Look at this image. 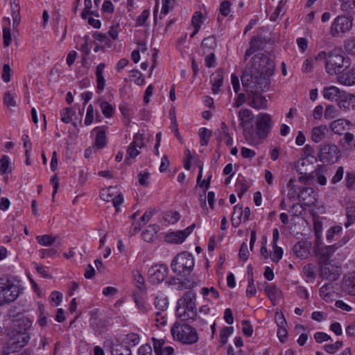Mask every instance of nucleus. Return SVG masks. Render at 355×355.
I'll return each instance as SVG.
<instances>
[{
    "mask_svg": "<svg viewBox=\"0 0 355 355\" xmlns=\"http://www.w3.org/2000/svg\"><path fill=\"white\" fill-rule=\"evenodd\" d=\"M249 257V250L248 248L247 243L243 242L239 250V257L243 261H246Z\"/></svg>",
    "mask_w": 355,
    "mask_h": 355,
    "instance_id": "obj_60",
    "label": "nucleus"
},
{
    "mask_svg": "<svg viewBox=\"0 0 355 355\" xmlns=\"http://www.w3.org/2000/svg\"><path fill=\"white\" fill-rule=\"evenodd\" d=\"M168 267L164 264H157L150 267L148 270V281L153 284L162 282L167 277Z\"/></svg>",
    "mask_w": 355,
    "mask_h": 355,
    "instance_id": "obj_12",
    "label": "nucleus"
},
{
    "mask_svg": "<svg viewBox=\"0 0 355 355\" xmlns=\"http://www.w3.org/2000/svg\"><path fill=\"white\" fill-rule=\"evenodd\" d=\"M180 215L178 211H170L165 213L164 218L168 223L174 224L180 220Z\"/></svg>",
    "mask_w": 355,
    "mask_h": 355,
    "instance_id": "obj_41",
    "label": "nucleus"
},
{
    "mask_svg": "<svg viewBox=\"0 0 355 355\" xmlns=\"http://www.w3.org/2000/svg\"><path fill=\"white\" fill-rule=\"evenodd\" d=\"M184 322L181 320L174 323L171 329L173 338L186 345L197 343L199 337L196 329Z\"/></svg>",
    "mask_w": 355,
    "mask_h": 355,
    "instance_id": "obj_4",
    "label": "nucleus"
},
{
    "mask_svg": "<svg viewBox=\"0 0 355 355\" xmlns=\"http://www.w3.org/2000/svg\"><path fill=\"white\" fill-rule=\"evenodd\" d=\"M341 10L348 15H355V0H339Z\"/></svg>",
    "mask_w": 355,
    "mask_h": 355,
    "instance_id": "obj_28",
    "label": "nucleus"
},
{
    "mask_svg": "<svg viewBox=\"0 0 355 355\" xmlns=\"http://www.w3.org/2000/svg\"><path fill=\"white\" fill-rule=\"evenodd\" d=\"M320 276L329 281L336 280L340 276V269L331 262L323 263L320 266Z\"/></svg>",
    "mask_w": 355,
    "mask_h": 355,
    "instance_id": "obj_15",
    "label": "nucleus"
},
{
    "mask_svg": "<svg viewBox=\"0 0 355 355\" xmlns=\"http://www.w3.org/2000/svg\"><path fill=\"white\" fill-rule=\"evenodd\" d=\"M15 5L13 6L12 3H11V8H12V17L13 19V26L17 27L20 21V17H19V6L18 3H15Z\"/></svg>",
    "mask_w": 355,
    "mask_h": 355,
    "instance_id": "obj_40",
    "label": "nucleus"
},
{
    "mask_svg": "<svg viewBox=\"0 0 355 355\" xmlns=\"http://www.w3.org/2000/svg\"><path fill=\"white\" fill-rule=\"evenodd\" d=\"M343 91L335 86L325 87L323 90V97L329 101L340 100Z\"/></svg>",
    "mask_w": 355,
    "mask_h": 355,
    "instance_id": "obj_23",
    "label": "nucleus"
},
{
    "mask_svg": "<svg viewBox=\"0 0 355 355\" xmlns=\"http://www.w3.org/2000/svg\"><path fill=\"white\" fill-rule=\"evenodd\" d=\"M196 294L189 291L177 302L175 314L182 321H195L197 318Z\"/></svg>",
    "mask_w": 355,
    "mask_h": 355,
    "instance_id": "obj_3",
    "label": "nucleus"
},
{
    "mask_svg": "<svg viewBox=\"0 0 355 355\" xmlns=\"http://www.w3.org/2000/svg\"><path fill=\"white\" fill-rule=\"evenodd\" d=\"M3 40L4 46L7 47L10 45L12 36L10 33V29L8 26H4L3 28Z\"/></svg>",
    "mask_w": 355,
    "mask_h": 355,
    "instance_id": "obj_48",
    "label": "nucleus"
},
{
    "mask_svg": "<svg viewBox=\"0 0 355 355\" xmlns=\"http://www.w3.org/2000/svg\"><path fill=\"white\" fill-rule=\"evenodd\" d=\"M19 294V287L17 284L8 278H0V305L15 301Z\"/></svg>",
    "mask_w": 355,
    "mask_h": 355,
    "instance_id": "obj_7",
    "label": "nucleus"
},
{
    "mask_svg": "<svg viewBox=\"0 0 355 355\" xmlns=\"http://www.w3.org/2000/svg\"><path fill=\"white\" fill-rule=\"evenodd\" d=\"M30 338L29 334L14 332L12 337L6 343L3 353L8 354L19 351L28 343Z\"/></svg>",
    "mask_w": 355,
    "mask_h": 355,
    "instance_id": "obj_9",
    "label": "nucleus"
},
{
    "mask_svg": "<svg viewBox=\"0 0 355 355\" xmlns=\"http://www.w3.org/2000/svg\"><path fill=\"white\" fill-rule=\"evenodd\" d=\"M338 81L345 85L355 84V68H352L347 71L341 73L338 76Z\"/></svg>",
    "mask_w": 355,
    "mask_h": 355,
    "instance_id": "obj_24",
    "label": "nucleus"
},
{
    "mask_svg": "<svg viewBox=\"0 0 355 355\" xmlns=\"http://www.w3.org/2000/svg\"><path fill=\"white\" fill-rule=\"evenodd\" d=\"M98 102L100 104L103 114L107 118L111 117L114 111L113 106L106 101H101L99 99Z\"/></svg>",
    "mask_w": 355,
    "mask_h": 355,
    "instance_id": "obj_32",
    "label": "nucleus"
},
{
    "mask_svg": "<svg viewBox=\"0 0 355 355\" xmlns=\"http://www.w3.org/2000/svg\"><path fill=\"white\" fill-rule=\"evenodd\" d=\"M335 252L334 245H327L323 248H319L316 250V255L320 257V261L323 263H330L329 259Z\"/></svg>",
    "mask_w": 355,
    "mask_h": 355,
    "instance_id": "obj_21",
    "label": "nucleus"
},
{
    "mask_svg": "<svg viewBox=\"0 0 355 355\" xmlns=\"http://www.w3.org/2000/svg\"><path fill=\"white\" fill-rule=\"evenodd\" d=\"M171 269L177 275H189L193 270L194 259L191 254L184 252L178 254L171 262Z\"/></svg>",
    "mask_w": 355,
    "mask_h": 355,
    "instance_id": "obj_6",
    "label": "nucleus"
},
{
    "mask_svg": "<svg viewBox=\"0 0 355 355\" xmlns=\"http://www.w3.org/2000/svg\"><path fill=\"white\" fill-rule=\"evenodd\" d=\"M252 76H241V82L247 94L248 105L256 110H265L267 107V100L261 93L269 89L270 80L261 78L259 82L250 81Z\"/></svg>",
    "mask_w": 355,
    "mask_h": 355,
    "instance_id": "obj_1",
    "label": "nucleus"
},
{
    "mask_svg": "<svg viewBox=\"0 0 355 355\" xmlns=\"http://www.w3.org/2000/svg\"><path fill=\"white\" fill-rule=\"evenodd\" d=\"M75 114V111L71 108H64L60 112L61 121L65 123H69L72 120V116Z\"/></svg>",
    "mask_w": 355,
    "mask_h": 355,
    "instance_id": "obj_36",
    "label": "nucleus"
},
{
    "mask_svg": "<svg viewBox=\"0 0 355 355\" xmlns=\"http://www.w3.org/2000/svg\"><path fill=\"white\" fill-rule=\"evenodd\" d=\"M311 243L306 241L297 242L293 248V253L300 259H306L309 257Z\"/></svg>",
    "mask_w": 355,
    "mask_h": 355,
    "instance_id": "obj_16",
    "label": "nucleus"
},
{
    "mask_svg": "<svg viewBox=\"0 0 355 355\" xmlns=\"http://www.w3.org/2000/svg\"><path fill=\"white\" fill-rule=\"evenodd\" d=\"M132 276L137 287L140 290L144 289L145 281L141 272L139 270H134L132 272Z\"/></svg>",
    "mask_w": 355,
    "mask_h": 355,
    "instance_id": "obj_37",
    "label": "nucleus"
},
{
    "mask_svg": "<svg viewBox=\"0 0 355 355\" xmlns=\"http://www.w3.org/2000/svg\"><path fill=\"white\" fill-rule=\"evenodd\" d=\"M343 346L342 341H337L334 344L332 345H324V349L329 354H334L337 350H338Z\"/></svg>",
    "mask_w": 355,
    "mask_h": 355,
    "instance_id": "obj_52",
    "label": "nucleus"
},
{
    "mask_svg": "<svg viewBox=\"0 0 355 355\" xmlns=\"http://www.w3.org/2000/svg\"><path fill=\"white\" fill-rule=\"evenodd\" d=\"M344 49L349 54L355 55V37L346 40L344 42Z\"/></svg>",
    "mask_w": 355,
    "mask_h": 355,
    "instance_id": "obj_42",
    "label": "nucleus"
},
{
    "mask_svg": "<svg viewBox=\"0 0 355 355\" xmlns=\"http://www.w3.org/2000/svg\"><path fill=\"white\" fill-rule=\"evenodd\" d=\"M231 3L229 1H223L220 6V12L224 17L227 16L230 12Z\"/></svg>",
    "mask_w": 355,
    "mask_h": 355,
    "instance_id": "obj_54",
    "label": "nucleus"
},
{
    "mask_svg": "<svg viewBox=\"0 0 355 355\" xmlns=\"http://www.w3.org/2000/svg\"><path fill=\"white\" fill-rule=\"evenodd\" d=\"M94 121V107L92 105H89L87 107L86 116L85 119V124L86 125H90Z\"/></svg>",
    "mask_w": 355,
    "mask_h": 355,
    "instance_id": "obj_53",
    "label": "nucleus"
},
{
    "mask_svg": "<svg viewBox=\"0 0 355 355\" xmlns=\"http://www.w3.org/2000/svg\"><path fill=\"white\" fill-rule=\"evenodd\" d=\"M90 323L94 328H100L104 327V324L98 318V315L96 311L91 312Z\"/></svg>",
    "mask_w": 355,
    "mask_h": 355,
    "instance_id": "obj_43",
    "label": "nucleus"
},
{
    "mask_svg": "<svg viewBox=\"0 0 355 355\" xmlns=\"http://www.w3.org/2000/svg\"><path fill=\"white\" fill-rule=\"evenodd\" d=\"M349 64V59L344 56L340 48L335 47L328 52L325 69L329 74L336 75L341 73L343 69L347 68Z\"/></svg>",
    "mask_w": 355,
    "mask_h": 355,
    "instance_id": "obj_5",
    "label": "nucleus"
},
{
    "mask_svg": "<svg viewBox=\"0 0 355 355\" xmlns=\"http://www.w3.org/2000/svg\"><path fill=\"white\" fill-rule=\"evenodd\" d=\"M328 131L326 125H320L315 127L312 130L311 138L315 143L321 141L324 137L327 132Z\"/></svg>",
    "mask_w": 355,
    "mask_h": 355,
    "instance_id": "obj_26",
    "label": "nucleus"
},
{
    "mask_svg": "<svg viewBox=\"0 0 355 355\" xmlns=\"http://www.w3.org/2000/svg\"><path fill=\"white\" fill-rule=\"evenodd\" d=\"M242 325L243 326L242 328V332L244 335L250 337L253 333L252 326L250 324V321L248 320H243L241 322Z\"/></svg>",
    "mask_w": 355,
    "mask_h": 355,
    "instance_id": "obj_51",
    "label": "nucleus"
},
{
    "mask_svg": "<svg viewBox=\"0 0 355 355\" xmlns=\"http://www.w3.org/2000/svg\"><path fill=\"white\" fill-rule=\"evenodd\" d=\"M238 117L240 121L239 126L243 129V135L248 140L251 137V123L254 119V114L249 109L242 108L238 112Z\"/></svg>",
    "mask_w": 355,
    "mask_h": 355,
    "instance_id": "obj_11",
    "label": "nucleus"
},
{
    "mask_svg": "<svg viewBox=\"0 0 355 355\" xmlns=\"http://www.w3.org/2000/svg\"><path fill=\"white\" fill-rule=\"evenodd\" d=\"M351 122L346 119H339L334 121L330 124V129L335 134L341 135L346 130V127L350 125Z\"/></svg>",
    "mask_w": 355,
    "mask_h": 355,
    "instance_id": "obj_20",
    "label": "nucleus"
},
{
    "mask_svg": "<svg viewBox=\"0 0 355 355\" xmlns=\"http://www.w3.org/2000/svg\"><path fill=\"white\" fill-rule=\"evenodd\" d=\"M341 155L340 150L334 144H324L320 147L319 157L321 162L327 164L336 162Z\"/></svg>",
    "mask_w": 355,
    "mask_h": 355,
    "instance_id": "obj_10",
    "label": "nucleus"
},
{
    "mask_svg": "<svg viewBox=\"0 0 355 355\" xmlns=\"http://www.w3.org/2000/svg\"><path fill=\"white\" fill-rule=\"evenodd\" d=\"M242 214L243 207L239 205H235L232 216V224L234 227H237L241 224Z\"/></svg>",
    "mask_w": 355,
    "mask_h": 355,
    "instance_id": "obj_31",
    "label": "nucleus"
},
{
    "mask_svg": "<svg viewBox=\"0 0 355 355\" xmlns=\"http://www.w3.org/2000/svg\"><path fill=\"white\" fill-rule=\"evenodd\" d=\"M199 136L201 146H207L211 137V131L205 128H201L199 130Z\"/></svg>",
    "mask_w": 355,
    "mask_h": 355,
    "instance_id": "obj_34",
    "label": "nucleus"
},
{
    "mask_svg": "<svg viewBox=\"0 0 355 355\" xmlns=\"http://www.w3.org/2000/svg\"><path fill=\"white\" fill-rule=\"evenodd\" d=\"M352 17L338 16L332 22L330 33L334 37H342L348 33L353 26Z\"/></svg>",
    "mask_w": 355,
    "mask_h": 355,
    "instance_id": "obj_8",
    "label": "nucleus"
},
{
    "mask_svg": "<svg viewBox=\"0 0 355 355\" xmlns=\"http://www.w3.org/2000/svg\"><path fill=\"white\" fill-rule=\"evenodd\" d=\"M32 326V321L28 318L22 317L13 322L14 332L28 334L27 331Z\"/></svg>",
    "mask_w": 355,
    "mask_h": 355,
    "instance_id": "obj_18",
    "label": "nucleus"
},
{
    "mask_svg": "<svg viewBox=\"0 0 355 355\" xmlns=\"http://www.w3.org/2000/svg\"><path fill=\"white\" fill-rule=\"evenodd\" d=\"M340 100H345L347 104H352V107H355V96L352 94H347L345 92L343 91V94L341 95Z\"/></svg>",
    "mask_w": 355,
    "mask_h": 355,
    "instance_id": "obj_61",
    "label": "nucleus"
},
{
    "mask_svg": "<svg viewBox=\"0 0 355 355\" xmlns=\"http://www.w3.org/2000/svg\"><path fill=\"white\" fill-rule=\"evenodd\" d=\"M150 177V173L148 172H145L144 173H140L138 175V181L140 185L147 187L149 185L148 180Z\"/></svg>",
    "mask_w": 355,
    "mask_h": 355,
    "instance_id": "obj_56",
    "label": "nucleus"
},
{
    "mask_svg": "<svg viewBox=\"0 0 355 355\" xmlns=\"http://www.w3.org/2000/svg\"><path fill=\"white\" fill-rule=\"evenodd\" d=\"M274 253L271 256V259L275 262H278L282 259L283 255V250L280 247L277 245H273Z\"/></svg>",
    "mask_w": 355,
    "mask_h": 355,
    "instance_id": "obj_55",
    "label": "nucleus"
},
{
    "mask_svg": "<svg viewBox=\"0 0 355 355\" xmlns=\"http://www.w3.org/2000/svg\"><path fill=\"white\" fill-rule=\"evenodd\" d=\"M298 198L306 206H311L315 202L314 191L311 187H304L297 193Z\"/></svg>",
    "mask_w": 355,
    "mask_h": 355,
    "instance_id": "obj_17",
    "label": "nucleus"
},
{
    "mask_svg": "<svg viewBox=\"0 0 355 355\" xmlns=\"http://www.w3.org/2000/svg\"><path fill=\"white\" fill-rule=\"evenodd\" d=\"M139 149L140 148L130 144L127 149V156L125 159V162L128 164H130V159L135 158L137 155H139L140 153Z\"/></svg>",
    "mask_w": 355,
    "mask_h": 355,
    "instance_id": "obj_38",
    "label": "nucleus"
},
{
    "mask_svg": "<svg viewBox=\"0 0 355 355\" xmlns=\"http://www.w3.org/2000/svg\"><path fill=\"white\" fill-rule=\"evenodd\" d=\"M112 355H132V351L128 347L118 345L112 349Z\"/></svg>",
    "mask_w": 355,
    "mask_h": 355,
    "instance_id": "obj_39",
    "label": "nucleus"
},
{
    "mask_svg": "<svg viewBox=\"0 0 355 355\" xmlns=\"http://www.w3.org/2000/svg\"><path fill=\"white\" fill-rule=\"evenodd\" d=\"M271 126V117L268 114L260 113L257 116L256 132L259 138L266 137Z\"/></svg>",
    "mask_w": 355,
    "mask_h": 355,
    "instance_id": "obj_13",
    "label": "nucleus"
},
{
    "mask_svg": "<svg viewBox=\"0 0 355 355\" xmlns=\"http://www.w3.org/2000/svg\"><path fill=\"white\" fill-rule=\"evenodd\" d=\"M37 242L44 246H50L55 241V237L52 235L44 234L43 236H37L36 237Z\"/></svg>",
    "mask_w": 355,
    "mask_h": 355,
    "instance_id": "obj_33",
    "label": "nucleus"
},
{
    "mask_svg": "<svg viewBox=\"0 0 355 355\" xmlns=\"http://www.w3.org/2000/svg\"><path fill=\"white\" fill-rule=\"evenodd\" d=\"M347 187L349 189L355 190V173H347Z\"/></svg>",
    "mask_w": 355,
    "mask_h": 355,
    "instance_id": "obj_64",
    "label": "nucleus"
},
{
    "mask_svg": "<svg viewBox=\"0 0 355 355\" xmlns=\"http://www.w3.org/2000/svg\"><path fill=\"white\" fill-rule=\"evenodd\" d=\"M157 226L155 225H148L146 229L142 232L141 236L144 241L150 242L153 240L155 234H157Z\"/></svg>",
    "mask_w": 355,
    "mask_h": 355,
    "instance_id": "obj_30",
    "label": "nucleus"
},
{
    "mask_svg": "<svg viewBox=\"0 0 355 355\" xmlns=\"http://www.w3.org/2000/svg\"><path fill=\"white\" fill-rule=\"evenodd\" d=\"M233 332L232 327H225L223 328L220 331V342L223 345H225L227 341V338L230 335H231Z\"/></svg>",
    "mask_w": 355,
    "mask_h": 355,
    "instance_id": "obj_45",
    "label": "nucleus"
},
{
    "mask_svg": "<svg viewBox=\"0 0 355 355\" xmlns=\"http://www.w3.org/2000/svg\"><path fill=\"white\" fill-rule=\"evenodd\" d=\"M265 292L273 304H275V301L281 293L279 288H277L276 286L269 284L265 287Z\"/></svg>",
    "mask_w": 355,
    "mask_h": 355,
    "instance_id": "obj_29",
    "label": "nucleus"
},
{
    "mask_svg": "<svg viewBox=\"0 0 355 355\" xmlns=\"http://www.w3.org/2000/svg\"><path fill=\"white\" fill-rule=\"evenodd\" d=\"M139 343V336L137 334L135 333H130L127 334L125 338V343L132 345L135 346L138 345Z\"/></svg>",
    "mask_w": 355,
    "mask_h": 355,
    "instance_id": "obj_47",
    "label": "nucleus"
},
{
    "mask_svg": "<svg viewBox=\"0 0 355 355\" xmlns=\"http://www.w3.org/2000/svg\"><path fill=\"white\" fill-rule=\"evenodd\" d=\"M155 306L160 311H164L168 309V301L166 297H157L155 301Z\"/></svg>",
    "mask_w": 355,
    "mask_h": 355,
    "instance_id": "obj_44",
    "label": "nucleus"
},
{
    "mask_svg": "<svg viewBox=\"0 0 355 355\" xmlns=\"http://www.w3.org/2000/svg\"><path fill=\"white\" fill-rule=\"evenodd\" d=\"M342 287L349 295L355 296V271L345 276Z\"/></svg>",
    "mask_w": 355,
    "mask_h": 355,
    "instance_id": "obj_19",
    "label": "nucleus"
},
{
    "mask_svg": "<svg viewBox=\"0 0 355 355\" xmlns=\"http://www.w3.org/2000/svg\"><path fill=\"white\" fill-rule=\"evenodd\" d=\"M315 266L311 263L306 264L303 267V272L304 275L311 279H315Z\"/></svg>",
    "mask_w": 355,
    "mask_h": 355,
    "instance_id": "obj_46",
    "label": "nucleus"
},
{
    "mask_svg": "<svg viewBox=\"0 0 355 355\" xmlns=\"http://www.w3.org/2000/svg\"><path fill=\"white\" fill-rule=\"evenodd\" d=\"M337 114V110L336 107L334 105H328L325 110L324 116L327 120H331L334 119L336 116Z\"/></svg>",
    "mask_w": 355,
    "mask_h": 355,
    "instance_id": "obj_49",
    "label": "nucleus"
},
{
    "mask_svg": "<svg viewBox=\"0 0 355 355\" xmlns=\"http://www.w3.org/2000/svg\"><path fill=\"white\" fill-rule=\"evenodd\" d=\"M9 166V159L6 155H3L0 159V173L4 174L7 172Z\"/></svg>",
    "mask_w": 355,
    "mask_h": 355,
    "instance_id": "obj_58",
    "label": "nucleus"
},
{
    "mask_svg": "<svg viewBox=\"0 0 355 355\" xmlns=\"http://www.w3.org/2000/svg\"><path fill=\"white\" fill-rule=\"evenodd\" d=\"M116 189V187H110L107 189H103L101 191V198L106 202L112 201L114 193V191Z\"/></svg>",
    "mask_w": 355,
    "mask_h": 355,
    "instance_id": "obj_35",
    "label": "nucleus"
},
{
    "mask_svg": "<svg viewBox=\"0 0 355 355\" xmlns=\"http://www.w3.org/2000/svg\"><path fill=\"white\" fill-rule=\"evenodd\" d=\"M94 130L97 131L95 144L98 148H102L107 142L105 130L103 128H96Z\"/></svg>",
    "mask_w": 355,
    "mask_h": 355,
    "instance_id": "obj_27",
    "label": "nucleus"
},
{
    "mask_svg": "<svg viewBox=\"0 0 355 355\" xmlns=\"http://www.w3.org/2000/svg\"><path fill=\"white\" fill-rule=\"evenodd\" d=\"M196 225L192 224L184 230L168 233L166 236V241L174 243H181L193 232Z\"/></svg>",
    "mask_w": 355,
    "mask_h": 355,
    "instance_id": "obj_14",
    "label": "nucleus"
},
{
    "mask_svg": "<svg viewBox=\"0 0 355 355\" xmlns=\"http://www.w3.org/2000/svg\"><path fill=\"white\" fill-rule=\"evenodd\" d=\"M275 69L274 62L270 58L262 53H257L252 58V67L249 69H245L243 76H252L250 81L259 82L261 78L270 80L269 78L273 74Z\"/></svg>",
    "mask_w": 355,
    "mask_h": 355,
    "instance_id": "obj_2",
    "label": "nucleus"
},
{
    "mask_svg": "<svg viewBox=\"0 0 355 355\" xmlns=\"http://www.w3.org/2000/svg\"><path fill=\"white\" fill-rule=\"evenodd\" d=\"M149 11L144 10L141 14L137 18L136 24L138 26H144L146 19L148 18Z\"/></svg>",
    "mask_w": 355,
    "mask_h": 355,
    "instance_id": "obj_59",
    "label": "nucleus"
},
{
    "mask_svg": "<svg viewBox=\"0 0 355 355\" xmlns=\"http://www.w3.org/2000/svg\"><path fill=\"white\" fill-rule=\"evenodd\" d=\"M250 45L252 46V48H254L256 51L262 49V37L259 36L254 37L253 39H252L251 42H250Z\"/></svg>",
    "mask_w": 355,
    "mask_h": 355,
    "instance_id": "obj_62",
    "label": "nucleus"
},
{
    "mask_svg": "<svg viewBox=\"0 0 355 355\" xmlns=\"http://www.w3.org/2000/svg\"><path fill=\"white\" fill-rule=\"evenodd\" d=\"M332 288L331 284H325L320 288V295L326 299L330 297V290Z\"/></svg>",
    "mask_w": 355,
    "mask_h": 355,
    "instance_id": "obj_57",
    "label": "nucleus"
},
{
    "mask_svg": "<svg viewBox=\"0 0 355 355\" xmlns=\"http://www.w3.org/2000/svg\"><path fill=\"white\" fill-rule=\"evenodd\" d=\"M211 82L212 83L213 93L218 94L223 83V71L218 69L213 73L211 76Z\"/></svg>",
    "mask_w": 355,
    "mask_h": 355,
    "instance_id": "obj_22",
    "label": "nucleus"
},
{
    "mask_svg": "<svg viewBox=\"0 0 355 355\" xmlns=\"http://www.w3.org/2000/svg\"><path fill=\"white\" fill-rule=\"evenodd\" d=\"M347 222L345 223L346 227H349L355 223V202H349L346 207Z\"/></svg>",
    "mask_w": 355,
    "mask_h": 355,
    "instance_id": "obj_25",
    "label": "nucleus"
},
{
    "mask_svg": "<svg viewBox=\"0 0 355 355\" xmlns=\"http://www.w3.org/2000/svg\"><path fill=\"white\" fill-rule=\"evenodd\" d=\"M12 73V70L8 64H3V73H2V79L4 82L8 83L11 79Z\"/></svg>",
    "mask_w": 355,
    "mask_h": 355,
    "instance_id": "obj_50",
    "label": "nucleus"
},
{
    "mask_svg": "<svg viewBox=\"0 0 355 355\" xmlns=\"http://www.w3.org/2000/svg\"><path fill=\"white\" fill-rule=\"evenodd\" d=\"M132 77L135 78L134 81L135 84L137 85H142L144 83V78L141 73H140L138 70H133L132 71Z\"/></svg>",
    "mask_w": 355,
    "mask_h": 355,
    "instance_id": "obj_63",
    "label": "nucleus"
}]
</instances>
